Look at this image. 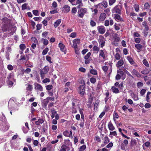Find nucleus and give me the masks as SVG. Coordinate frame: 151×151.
Instances as JSON below:
<instances>
[{"label": "nucleus", "mask_w": 151, "mask_h": 151, "mask_svg": "<svg viewBox=\"0 0 151 151\" xmlns=\"http://www.w3.org/2000/svg\"><path fill=\"white\" fill-rule=\"evenodd\" d=\"M132 95L134 100L137 101L138 100V96H137V95L134 94L133 92H132Z\"/></svg>", "instance_id": "ea45409f"}, {"label": "nucleus", "mask_w": 151, "mask_h": 151, "mask_svg": "<svg viewBox=\"0 0 151 151\" xmlns=\"http://www.w3.org/2000/svg\"><path fill=\"white\" fill-rule=\"evenodd\" d=\"M76 4L80 5V6H83V4L81 0H77L76 2Z\"/></svg>", "instance_id": "a19ab883"}, {"label": "nucleus", "mask_w": 151, "mask_h": 151, "mask_svg": "<svg viewBox=\"0 0 151 151\" xmlns=\"http://www.w3.org/2000/svg\"><path fill=\"white\" fill-rule=\"evenodd\" d=\"M132 73L138 77H140L142 75L140 74L135 69L133 70L132 71Z\"/></svg>", "instance_id": "dca6fc26"}, {"label": "nucleus", "mask_w": 151, "mask_h": 151, "mask_svg": "<svg viewBox=\"0 0 151 151\" xmlns=\"http://www.w3.org/2000/svg\"><path fill=\"white\" fill-rule=\"evenodd\" d=\"M27 56L26 55V56H25L24 55H22L21 56H20V58L19 59V60H26V57H27Z\"/></svg>", "instance_id": "37998d69"}, {"label": "nucleus", "mask_w": 151, "mask_h": 151, "mask_svg": "<svg viewBox=\"0 0 151 151\" xmlns=\"http://www.w3.org/2000/svg\"><path fill=\"white\" fill-rule=\"evenodd\" d=\"M59 47H60V50L63 52H65V45L62 43H59Z\"/></svg>", "instance_id": "a211bd4d"}, {"label": "nucleus", "mask_w": 151, "mask_h": 151, "mask_svg": "<svg viewBox=\"0 0 151 151\" xmlns=\"http://www.w3.org/2000/svg\"><path fill=\"white\" fill-rule=\"evenodd\" d=\"M90 24L92 26L94 27L96 26V23L93 20H91L90 22Z\"/></svg>", "instance_id": "864d4df0"}, {"label": "nucleus", "mask_w": 151, "mask_h": 151, "mask_svg": "<svg viewBox=\"0 0 151 151\" xmlns=\"http://www.w3.org/2000/svg\"><path fill=\"white\" fill-rule=\"evenodd\" d=\"M87 12L86 8H80L78 11V16L81 18H83L85 14Z\"/></svg>", "instance_id": "f257e3e1"}, {"label": "nucleus", "mask_w": 151, "mask_h": 151, "mask_svg": "<svg viewBox=\"0 0 151 151\" xmlns=\"http://www.w3.org/2000/svg\"><path fill=\"white\" fill-rule=\"evenodd\" d=\"M150 71V70H148L146 68L143 70L142 71H141V73L143 74H147Z\"/></svg>", "instance_id": "393cba45"}, {"label": "nucleus", "mask_w": 151, "mask_h": 151, "mask_svg": "<svg viewBox=\"0 0 151 151\" xmlns=\"http://www.w3.org/2000/svg\"><path fill=\"white\" fill-rule=\"evenodd\" d=\"M117 133L116 131L111 132L110 133L109 135L116 136Z\"/></svg>", "instance_id": "4d7b16f0"}, {"label": "nucleus", "mask_w": 151, "mask_h": 151, "mask_svg": "<svg viewBox=\"0 0 151 151\" xmlns=\"http://www.w3.org/2000/svg\"><path fill=\"white\" fill-rule=\"evenodd\" d=\"M112 91L115 93H118L119 92L118 89L114 86H113L111 88Z\"/></svg>", "instance_id": "f3484780"}, {"label": "nucleus", "mask_w": 151, "mask_h": 151, "mask_svg": "<svg viewBox=\"0 0 151 151\" xmlns=\"http://www.w3.org/2000/svg\"><path fill=\"white\" fill-rule=\"evenodd\" d=\"M8 69L10 70H12L13 69V66L11 65H9L7 66Z\"/></svg>", "instance_id": "0e129e2a"}, {"label": "nucleus", "mask_w": 151, "mask_h": 151, "mask_svg": "<svg viewBox=\"0 0 151 151\" xmlns=\"http://www.w3.org/2000/svg\"><path fill=\"white\" fill-rule=\"evenodd\" d=\"M63 134L65 136L70 137L72 136V133L71 131H70V133L67 130L64 131L63 133Z\"/></svg>", "instance_id": "f8f14e48"}, {"label": "nucleus", "mask_w": 151, "mask_h": 151, "mask_svg": "<svg viewBox=\"0 0 151 151\" xmlns=\"http://www.w3.org/2000/svg\"><path fill=\"white\" fill-rule=\"evenodd\" d=\"M84 120H81L79 125L81 127H83L84 126Z\"/></svg>", "instance_id": "680f3d73"}, {"label": "nucleus", "mask_w": 151, "mask_h": 151, "mask_svg": "<svg viewBox=\"0 0 151 151\" xmlns=\"http://www.w3.org/2000/svg\"><path fill=\"white\" fill-rule=\"evenodd\" d=\"M76 36V32H74L71 33L70 36V37L72 38H75Z\"/></svg>", "instance_id": "5fc2aeb1"}, {"label": "nucleus", "mask_w": 151, "mask_h": 151, "mask_svg": "<svg viewBox=\"0 0 151 151\" xmlns=\"http://www.w3.org/2000/svg\"><path fill=\"white\" fill-rule=\"evenodd\" d=\"M102 69L105 72H106L108 70V68L107 66L105 65L102 68Z\"/></svg>", "instance_id": "052dcab7"}, {"label": "nucleus", "mask_w": 151, "mask_h": 151, "mask_svg": "<svg viewBox=\"0 0 151 151\" xmlns=\"http://www.w3.org/2000/svg\"><path fill=\"white\" fill-rule=\"evenodd\" d=\"M115 17L116 21H119L122 22L123 20L121 18L120 16L118 14H115Z\"/></svg>", "instance_id": "6ab92c4d"}, {"label": "nucleus", "mask_w": 151, "mask_h": 151, "mask_svg": "<svg viewBox=\"0 0 151 151\" xmlns=\"http://www.w3.org/2000/svg\"><path fill=\"white\" fill-rule=\"evenodd\" d=\"M101 5L103 6L105 8L107 7V2L106 1L103 2L102 4H101Z\"/></svg>", "instance_id": "774afa93"}, {"label": "nucleus", "mask_w": 151, "mask_h": 151, "mask_svg": "<svg viewBox=\"0 0 151 151\" xmlns=\"http://www.w3.org/2000/svg\"><path fill=\"white\" fill-rule=\"evenodd\" d=\"M47 100H48L49 102V101H54L55 99L54 97H47L46 99Z\"/></svg>", "instance_id": "603ef678"}, {"label": "nucleus", "mask_w": 151, "mask_h": 151, "mask_svg": "<svg viewBox=\"0 0 151 151\" xmlns=\"http://www.w3.org/2000/svg\"><path fill=\"white\" fill-rule=\"evenodd\" d=\"M68 147L65 145H63L61 147L60 151H66V149Z\"/></svg>", "instance_id": "cd10ccee"}, {"label": "nucleus", "mask_w": 151, "mask_h": 151, "mask_svg": "<svg viewBox=\"0 0 151 151\" xmlns=\"http://www.w3.org/2000/svg\"><path fill=\"white\" fill-rule=\"evenodd\" d=\"M104 139V143L105 144H107L109 142V139L106 135Z\"/></svg>", "instance_id": "bb28decb"}, {"label": "nucleus", "mask_w": 151, "mask_h": 151, "mask_svg": "<svg viewBox=\"0 0 151 151\" xmlns=\"http://www.w3.org/2000/svg\"><path fill=\"white\" fill-rule=\"evenodd\" d=\"M27 4L25 3L23 4L22 6V10H24L27 9Z\"/></svg>", "instance_id": "e433bc0d"}, {"label": "nucleus", "mask_w": 151, "mask_h": 151, "mask_svg": "<svg viewBox=\"0 0 151 151\" xmlns=\"http://www.w3.org/2000/svg\"><path fill=\"white\" fill-rule=\"evenodd\" d=\"M124 63L123 60L122 59L119 61L116 64V66L117 67H119L122 66Z\"/></svg>", "instance_id": "4468645a"}, {"label": "nucleus", "mask_w": 151, "mask_h": 151, "mask_svg": "<svg viewBox=\"0 0 151 151\" xmlns=\"http://www.w3.org/2000/svg\"><path fill=\"white\" fill-rule=\"evenodd\" d=\"M143 64L146 67H148L149 66V64L146 59H144L142 61Z\"/></svg>", "instance_id": "7c9ffc66"}, {"label": "nucleus", "mask_w": 151, "mask_h": 151, "mask_svg": "<svg viewBox=\"0 0 151 151\" xmlns=\"http://www.w3.org/2000/svg\"><path fill=\"white\" fill-rule=\"evenodd\" d=\"M33 89V87L32 85L29 84L26 87V89L29 91H31Z\"/></svg>", "instance_id": "c85d7f7f"}, {"label": "nucleus", "mask_w": 151, "mask_h": 151, "mask_svg": "<svg viewBox=\"0 0 151 151\" xmlns=\"http://www.w3.org/2000/svg\"><path fill=\"white\" fill-rule=\"evenodd\" d=\"M106 16V14L105 13H101L99 16V20L101 22L104 21L105 19Z\"/></svg>", "instance_id": "1a4fd4ad"}, {"label": "nucleus", "mask_w": 151, "mask_h": 151, "mask_svg": "<svg viewBox=\"0 0 151 151\" xmlns=\"http://www.w3.org/2000/svg\"><path fill=\"white\" fill-rule=\"evenodd\" d=\"M108 127L109 129L111 131L114 130L115 129V128L113 126L111 121H110L108 124Z\"/></svg>", "instance_id": "2eb2a0df"}, {"label": "nucleus", "mask_w": 151, "mask_h": 151, "mask_svg": "<svg viewBox=\"0 0 151 151\" xmlns=\"http://www.w3.org/2000/svg\"><path fill=\"white\" fill-rule=\"evenodd\" d=\"M99 56L102 57L104 59L105 58V54L103 50L100 51Z\"/></svg>", "instance_id": "a878e982"}, {"label": "nucleus", "mask_w": 151, "mask_h": 151, "mask_svg": "<svg viewBox=\"0 0 151 151\" xmlns=\"http://www.w3.org/2000/svg\"><path fill=\"white\" fill-rule=\"evenodd\" d=\"M135 47L137 49L139 50H140V51L141 50L142 48V46L140 44H135ZM140 51H139V52Z\"/></svg>", "instance_id": "5701e85b"}, {"label": "nucleus", "mask_w": 151, "mask_h": 151, "mask_svg": "<svg viewBox=\"0 0 151 151\" xmlns=\"http://www.w3.org/2000/svg\"><path fill=\"white\" fill-rule=\"evenodd\" d=\"M114 23L113 20L111 19H109V20H106L105 21L104 25L106 26H108L110 24V25H112Z\"/></svg>", "instance_id": "20e7f679"}, {"label": "nucleus", "mask_w": 151, "mask_h": 151, "mask_svg": "<svg viewBox=\"0 0 151 151\" xmlns=\"http://www.w3.org/2000/svg\"><path fill=\"white\" fill-rule=\"evenodd\" d=\"M79 89L80 94L83 96L84 94L85 90V83H83L81 86H80L79 88Z\"/></svg>", "instance_id": "7ed1b4c3"}, {"label": "nucleus", "mask_w": 151, "mask_h": 151, "mask_svg": "<svg viewBox=\"0 0 151 151\" xmlns=\"http://www.w3.org/2000/svg\"><path fill=\"white\" fill-rule=\"evenodd\" d=\"M35 89L36 90H37L40 91H42L43 90V88L42 87L40 84L36 83H35Z\"/></svg>", "instance_id": "39448f33"}, {"label": "nucleus", "mask_w": 151, "mask_h": 151, "mask_svg": "<svg viewBox=\"0 0 151 151\" xmlns=\"http://www.w3.org/2000/svg\"><path fill=\"white\" fill-rule=\"evenodd\" d=\"M122 7L119 5L116 6L113 9V12H115L116 13L120 14L121 13Z\"/></svg>", "instance_id": "f03ea898"}, {"label": "nucleus", "mask_w": 151, "mask_h": 151, "mask_svg": "<svg viewBox=\"0 0 151 151\" xmlns=\"http://www.w3.org/2000/svg\"><path fill=\"white\" fill-rule=\"evenodd\" d=\"M62 10L64 13H67L70 11V8L69 6L66 5L63 7Z\"/></svg>", "instance_id": "6e6552de"}, {"label": "nucleus", "mask_w": 151, "mask_h": 151, "mask_svg": "<svg viewBox=\"0 0 151 151\" xmlns=\"http://www.w3.org/2000/svg\"><path fill=\"white\" fill-rule=\"evenodd\" d=\"M42 70H43L44 71H45L47 73L49 70V67L47 66H45L44 68Z\"/></svg>", "instance_id": "49530a36"}, {"label": "nucleus", "mask_w": 151, "mask_h": 151, "mask_svg": "<svg viewBox=\"0 0 151 151\" xmlns=\"http://www.w3.org/2000/svg\"><path fill=\"white\" fill-rule=\"evenodd\" d=\"M91 55V53L90 52H88L85 56L84 58L85 60L88 59L89 57Z\"/></svg>", "instance_id": "de8ad7c7"}, {"label": "nucleus", "mask_w": 151, "mask_h": 151, "mask_svg": "<svg viewBox=\"0 0 151 151\" xmlns=\"http://www.w3.org/2000/svg\"><path fill=\"white\" fill-rule=\"evenodd\" d=\"M113 37L115 41L116 42H119L120 40V38L118 37V35L116 33H115Z\"/></svg>", "instance_id": "4be33fe9"}, {"label": "nucleus", "mask_w": 151, "mask_h": 151, "mask_svg": "<svg viewBox=\"0 0 151 151\" xmlns=\"http://www.w3.org/2000/svg\"><path fill=\"white\" fill-rule=\"evenodd\" d=\"M49 101L48 100L46 99H45L43 100L42 102V106L44 108H46L47 106L48 103Z\"/></svg>", "instance_id": "412c9836"}, {"label": "nucleus", "mask_w": 151, "mask_h": 151, "mask_svg": "<svg viewBox=\"0 0 151 151\" xmlns=\"http://www.w3.org/2000/svg\"><path fill=\"white\" fill-rule=\"evenodd\" d=\"M14 76L13 74L12 73H10L8 76L7 77V78L9 80H10L12 78H13Z\"/></svg>", "instance_id": "c03bdc74"}, {"label": "nucleus", "mask_w": 151, "mask_h": 151, "mask_svg": "<svg viewBox=\"0 0 151 151\" xmlns=\"http://www.w3.org/2000/svg\"><path fill=\"white\" fill-rule=\"evenodd\" d=\"M50 81V80L49 79L46 78L45 79L43 80L42 82L44 83H46L47 82H49Z\"/></svg>", "instance_id": "8fccbe9b"}, {"label": "nucleus", "mask_w": 151, "mask_h": 151, "mask_svg": "<svg viewBox=\"0 0 151 151\" xmlns=\"http://www.w3.org/2000/svg\"><path fill=\"white\" fill-rule=\"evenodd\" d=\"M19 47L21 50L22 51L25 48L26 46L24 44H21L19 46Z\"/></svg>", "instance_id": "c9c22d12"}, {"label": "nucleus", "mask_w": 151, "mask_h": 151, "mask_svg": "<svg viewBox=\"0 0 151 151\" xmlns=\"http://www.w3.org/2000/svg\"><path fill=\"white\" fill-rule=\"evenodd\" d=\"M93 50L94 51H97L98 52L99 50V48L96 46H94L93 47Z\"/></svg>", "instance_id": "a18cd8bd"}, {"label": "nucleus", "mask_w": 151, "mask_h": 151, "mask_svg": "<svg viewBox=\"0 0 151 151\" xmlns=\"http://www.w3.org/2000/svg\"><path fill=\"white\" fill-rule=\"evenodd\" d=\"M86 148V146L85 145H83L81 146L79 148L80 151H83Z\"/></svg>", "instance_id": "79ce46f5"}, {"label": "nucleus", "mask_w": 151, "mask_h": 151, "mask_svg": "<svg viewBox=\"0 0 151 151\" xmlns=\"http://www.w3.org/2000/svg\"><path fill=\"white\" fill-rule=\"evenodd\" d=\"M51 111L52 113L51 117L52 119L57 114L56 111H55L54 108H52L51 109Z\"/></svg>", "instance_id": "aec40b11"}, {"label": "nucleus", "mask_w": 151, "mask_h": 151, "mask_svg": "<svg viewBox=\"0 0 151 151\" xmlns=\"http://www.w3.org/2000/svg\"><path fill=\"white\" fill-rule=\"evenodd\" d=\"M42 27V25L41 24H37L36 26L37 30H40Z\"/></svg>", "instance_id": "bf43d9fd"}, {"label": "nucleus", "mask_w": 151, "mask_h": 151, "mask_svg": "<svg viewBox=\"0 0 151 151\" xmlns=\"http://www.w3.org/2000/svg\"><path fill=\"white\" fill-rule=\"evenodd\" d=\"M72 13L73 14H76L77 12L76 8V7H73L72 10Z\"/></svg>", "instance_id": "338daca9"}, {"label": "nucleus", "mask_w": 151, "mask_h": 151, "mask_svg": "<svg viewBox=\"0 0 151 151\" xmlns=\"http://www.w3.org/2000/svg\"><path fill=\"white\" fill-rule=\"evenodd\" d=\"M146 91V90L145 89H142L140 91V93L142 95V96H143L145 94Z\"/></svg>", "instance_id": "13d9d810"}, {"label": "nucleus", "mask_w": 151, "mask_h": 151, "mask_svg": "<svg viewBox=\"0 0 151 151\" xmlns=\"http://www.w3.org/2000/svg\"><path fill=\"white\" fill-rule=\"evenodd\" d=\"M115 58L117 60H119L120 59L121 56L120 54L117 53L116 54L114 55Z\"/></svg>", "instance_id": "72a5a7b5"}, {"label": "nucleus", "mask_w": 151, "mask_h": 151, "mask_svg": "<svg viewBox=\"0 0 151 151\" xmlns=\"http://www.w3.org/2000/svg\"><path fill=\"white\" fill-rule=\"evenodd\" d=\"M49 50V49L48 47H46L42 51V55H46Z\"/></svg>", "instance_id": "473e14b6"}, {"label": "nucleus", "mask_w": 151, "mask_h": 151, "mask_svg": "<svg viewBox=\"0 0 151 151\" xmlns=\"http://www.w3.org/2000/svg\"><path fill=\"white\" fill-rule=\"evenodd\" d=\"M131 145L132 146H133L134 145H136L137 142L136 140L134 139H132L131 140Z\"/></svg>", "instance_id": "f704fd0d"}, {"label": "nucleus", "mask_w": 151, "mask_h": 151, "mask_svg": "<svg viewBox=\"0 0 151 151\" xmlns=\"http://www.w3.org/2000/svg\"><path fill=\"white\" fill-rule=\"evenodd\" d=\"M127 59L129 61V62L132 65H134V66L136 67L137 66V65H135V62L133 60V59L130 56H128L127 57Z\"/></svg>", "instance_id": "9b49d317"}, {"label": "nucleus", "mask_w": 151, "mask_h": 151, "mask_svg": "<svg viewBox=\"0 0 151 151\" xmlns=\"http://www.w3.org/2000/svg\"><path fill=\"white\" fill-rule=\"evenodd\" d=\"M90 73L92 74L96 75L97 74V71L94 69H91L90 71Z\"/></svg>", "instance_id": "c756f323"}, {"label": "nucleus", "mask_w": 151, "mask_h": 151, "mask_svg": "<svg viewBox=\"0 0 151 151\" xmlns=\"http://www.w3.org/2000/svg\"><path fill=\"white\" fill-rule=\"evenodd\" d=\"M135 10L136 12H138L139 10V6L137 4H135L134 6Z\"/></svg>", "instance_id": "6e6d98bb"}, {"label": "nucleus", "mask_w": 151, "mask_h": 151, "mask_svg": "<svg viewBox=\"0 0 151 151\" xmlns=\"http://www.w3.org/2000/svg\"><path fill=\"white\" fill-rule=\"evenodd\" d=\"M61 22V19H59L55 22L54 26L55 27H58L59 24H60Z\"/></svg>", "instance_id": "b1692460"}, {"label": "nucleus", "mask_w": 151, "mask_h": 151, "mask_svg": "<svg viewBox=\"0 0 151 151\" xmlns=\"http://www.w3.org/2000/svg\"><path fill=\"white\" fill-rule=\"evenodd\" d=\"M53 88V86L51 85H48L46 86V89L47 90H50Z\"/></svg>", "instance_id": "58836bf2"}, {"label": "nucleus", "mask_w": 151, "mask_h": 151, "mask_svg": "<svg viewBox=\"0 0 151 151\" xmlns=\"http://www.w3.org/2000/svg\"><path fill=\"white\" fill-rule=\"evenodd\" d=\"M116 0H109V4L111 6L113 5L116 1Z\"/></svg>", "instance_id": "3c124183"}, {"label": "nucleus", "mask_w": 151, "mask_h": 151, "mask_svg": "<svg viewBox=\"0 0 151 151\" xmlns=\"http://www.w3.org/2000/svg\"><path fill=\"white\" fill-rule=\"evenodd\" d=\"M47 20L46 19H44L42 22V23L45 26H46L47 25Z\"/></svg>", "instance_id": "69168bd1"}, {"label": "nucleus", "mask_w": 151, "mask_h": 151, "mask_svg": "<svg viewBox=\"0 0 151 151\" xmlns=\"http://www.w3.org/2000/svg\"><path fill=\"white\" fill-rule=\"evenodd\" d=\"M117 72L118 74L116 75L115 78L116 80H118L120 79L121 76H122L124 75V73L123 71H119L118 70Z\"/></svg>", "instance_id": "0eeeda50"}, {"label": "nucleus", "mask_w": 151, "mask_h": 151, "mask_svg": "<svg viewBox=\"0 0 151 151\" xmlns=\"http://www.w3.org/2000/svg\"><path fill=\"white\" fill-rule=\"evenodd\" d=\"M73 42H74L77 44H79L80 42V40L79 39H76L73 41Z\"/></svg>", "instance_id": "09e8293b"}, {"label": "nucleus", "mask_w": 151, "mask_h": 151, "mask_svg": "<svg viewBox=\"0 0 151 151\" xmlns=\"http://www.w3.org/2000/svg\"><path fill=\"white\" fill-rule=\"evenodd\" d=\"M46 60L48 61L50 63H52V62L51 61L52 58H51L48 55L46 56Z\"/></svg>", "instance_id": "2f4dec72"}, {"label": "nucleus", "mask_w": 151, "mask_h": 151, "mask_svg": "<svg viewBox=\"0 0 151 151\" xmlns=\"http://www.w3.org/2000/svg\"><path fill=\"white\" fill-rule=\"evenodd\" d=\"M2 21L4 23V25L6 26L7 25L10 23V20L6 17L3 18Z\"/></svg>", "instance_id": "ddd939ff"}, {"label": "nucleus", "mask_w": 151, "mask_h": 151, "mask_svg": "<svg viewBox=\"0 0 151 151\" xmlns=\"http://www.w3.org/2000/svg\"><path fill=\"white\" fill-rule=\"evenodd\" d=\"M99 42L100 44L101 47H103L104 46L105 43V42L104 40V37H102L99 39Z\"/></svg>", "instance_id": "9d476101"}, {"label": "nucleus", "mask_w": 151, "mask_h": 151, "mask_svg": "<svg viewBox=\"0 0 151 151\" xmlns=\"http://www.w3.org/2000/svg\"><path fill=\"white\" fill-rule=\"evenodd\" d=\"M143 86V84L141 82H138L137 83V86L138 88L142 87Z\"/></svg>", "instance_id": "e2e57ef3"}, {"label": "nucleus", "mask_w": 151, "mask_h": 151, "mask_svg": "<svg viewBox=\"0 0 151 151\" xmlns=\"http://www.w3.org/2000/svg\"><path fill=\"white\" fill-rule=\"evenodd\" d=\"M97 29L98 30L99 32L101 34H103L105 32V28L103 26H98L97 27Z\"/></svg>", "instance_id": "423d86ee"}, {"label": "nucleus", "mask_w": 151, "mask_h": 151, "mask_svg": "<svg viewBox=\"0 0 151 151\" xmlns=\"http://www.w3.org/2000/svg\"><path fill=\"white\" fill-rule=\"evenodd\" d=\"M90 81L92 83H94L96 82V79L93 77L91 78L90 79Z\"/></svg>", "instance_id": "4c0bfd02"}]
</instances>
